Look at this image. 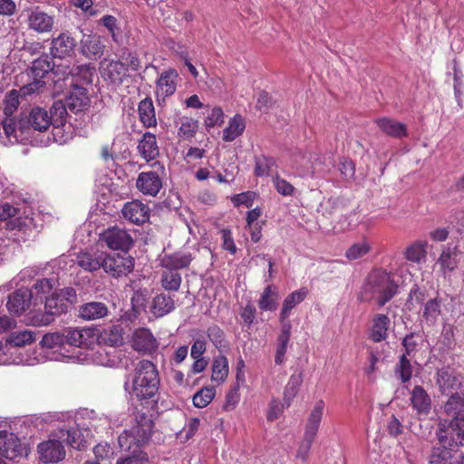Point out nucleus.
<instances>
[{
	"mask_svg": "<svg viewBox=\"0 0 464 464\" xmlns=\"http://www.w3.org/2000/svg\"><path fill=\"white\" fill-rule=\"evenodd\" d=\"M153 421L145 414L137 418L136 424L125 430L118 438L121 450L124 452L116 460V464H146L149 461L147 452L142 447L150 439Z\"/></svg>",
	"mask_w": 464,
	"mask_h": 464,
	"instance_id": "f257e3e1",
	"label": "nucleus"
},
{
	"mask_svg": "<svg viewBox=\"0 0 464 464\" xmlns=\"http://www.w3.org/2000/svg\"><path fill=\"white\" fill-rule=\"evenodd\" d=\"M159 386L160 377L157 367L147 360L140 361L133 379L131 381L127 379L124 382L125 391L135 395L139 400L154 397Z\"/></svg>",
	"mask_w": 464,
	"mask_h": 464,
	"instance_id": "f03ea898",
	"label": "nucleus"
},
{
	"mask_svg": "<svg viewBox=\"0 0 464 464\" xmlns=\"http://www.w3.org/2000/svg\"><path fill=\"white\" fill-rule=\"evenodd\" d=\"M365 294L372 295L378 299L380 306L391 300L397 291V285L391 279V276L382 270H373L367 277L363 286Z\"/></svg>",
	"mask_w": 464,
	"mask_h": 464,
	"instance_id": "7ed1b4c3",
	"label": "nucleus"
},
{
	"mask_svg": "<svg viewBox=\"0 0 464 464\" xmlns=\"http://www.w3.org/2000/svg\"><path fill=\"white\" fill-rule=\"evenodd\" d=\"M66 114V106L62 102H54L50 111L42 107L32 108L25 123L33 130L43 132L47 130L51 124L62 122Z\"/></svg>",
	"mask_w": 464,
	"mask_h": 464,
	"instance_id": "20e7f679",
	"label": "nucleus"
},
{
	"mask_svg": "<svg viewBox=\"0 0 464 464\" xmlns=\"http://www.w3.org/2000/svg\"><path fill=\"white\" fill-rule=\"evenodd\" d=\"M324 407L325 404L323 400L316 401L307 417L303 440L299 443L295 455V458L302 461L308 459L312 444L316 438L322 422Z\"/></svg>",
	"mask_w": 464,
	"mask_h": 464,
	"instance_id": "39448f33",
	"label": "nucleus"
},
{
	"mask_svg": "<svg viewBox=\"0 0 464 464\" xmlns=\"http://www.w3.org/2000/svg\"><path fill=\"white\" fill-rule=\"evenodd\" d=\"M8 226L14 231V240L25 242L36 237L43 225L38 216L18 217L9 221Z\"/></svg>",
	"mask_w": 464,
	"mask_h": 464,
	"instance_id": "423d86ee",
	"label": "nucleus"
},
{
	"mask_svg": "<svg viewBox=\"0 0 464 464\" xmlns=\"http://www.w3.org/2000/svg\"><path fill=\"white\" fill-rule=\"evenodd\" d=\"M157 169L142 171L138 175L136 188L143 195L156 197L162 188L164 167L160 162H155Z\"/></svg>",
	"mask_w": 464,
	"mask_h": 464,
	"instance_id": "0eeeda50",
	"label": "nucleus"
},
{
	"mask_svg": "<svg viewBox=\"0 0 464 464\" xmlns=\"http://www.w3.org/2000/svg\"><path fill=\"white\" fill-rule=\"evenodd\" d=\"M99 243L111 250H121L126 254L133 245V238L125 228L111 227L100 234Z\"/></svg>",
	"mask_w": 464,
	"mask_h": 464,
	"instance_id": "6e6552de",
	"label": "nucleus"
},
{
	"mask_svg": "<svg viewBox=\"0 0 464 464\" xmlns=\"http://www.w3.org/2000/svg\"><path fill=\"white\" fill-rule=\"evenodd\" d=\"M440 446L434 447L429 457V464H457L455 453L459 448V442H451L443 435V430L438 433Z\"/></svg>",
	"mask_w": 464,
	"mask_h": 464,
	"instance_id": "1a4fd4ad",
	"label": "nucleus"
},
{
	"mask_svg": "<svg viewBox=\"0 0 464 464\" xmlns=\"http://www.w3.org/2000/svg\"><path fill=\"white\" fill-rule=\"evenodd\" d=\"M25 22L28 30L40 34H49L54 27L55 16L44 11L40 6H35L27 10Z\"/></svg>",
	"mask_w": 464,
	"mask_h": 464,
	"instance_id": "9d476101",
	"label": "nucleus"
},
{
	"mask_svg": "<svg viewBox=\"0 0 464 464\" xmlns=\"http://www.w3.org/2000/svg\"><path fill=\"white\" fill-rule=\"evenodd\" d=\"M134 267V259L127 255L103 254L102 269L113 277H121L130 274Z\"/></svg>",
	"mask_w": 464,
	"mask_h": 464,
	"instance_id": "9b49d317",
	"label": "nucleus"
},
{
	"mask_svg": "<svg viewBox=\"0 0 464 464\" xmlns=\"http://www.w3.org/2000/svg\"><path fill=\"white\" fill-rule=\"evenodd\" d=\"M68 304L59 295L57 290L53 292L44 302V314H36L34 323L39 325H47L53 321V316L66 313Z\"/></svg>",
	"mask_w": 464,
	"mask_h": 464,
	"instance_id": "f8f14e48",
	"label": "nucleus"
},
{
	"mask_svg": "<svg viewBox=\"0 0 464 464\" xmlns=\"http://www.w3.org/2000/svg\"><path fill=\"white\" fill-rule=\"evenodd\" d=\"M34 340V333L28 330L19 331L13 333L8 339L6 340V343L0 344V364H9V363H19L25 362L31 363L30 360H20L16 361L15 359L5 358V354L7 353H11L12 349L16 347H21L25 344L31 343Z\"/></svg>",
	"mask_w": 464,
	"mask_h": 464,
	"instance_id": "ddd939ff",
	"label": "nucleus"
},
{
	"mask_svg": "<svg viewBox=\"0 0 464 464\" xmlns=\"http://www.w3.org/2000/svg\"><path fill=\"white\" fill-rule=\"evenodd\" d=\"M60 67H54L48 56H42L33 62L31 74L34 82L26 86L27 92H35L44 85L43 79L50 72L58 74Z\"/></svg>",
	"mask_w": 464,
	"mask_h": 464,
	"instance_id": "4468645a",
	"label": "nucleus"
},
{
	"mask_svg": "<svg viewBox=\"0 0 464 464\" xmlns=\"http://www.w3.org/2000/svg\"><path fill=\"white\" fill-rule=\"evenodd\" d=\"M131 347L140 353L151 355L159 349V342L148 328L136 329L131 336Z\"/></svg>",
	"mask_w": 464,
	"mask_h": 464,
	"instance_id": "2eb2a0df",
	"label": "nucleus"
},
{
	"mask_svg": "<svg viewBox=\"0 0 464 464\" xmlns=\"http://www.w3.org/2000/svg\"><path fill=\"white\" fill-rule=\"evenodd\" d=\"M76 40L69 32H62L51 42L50 53L53 58L64 59L74 53Z\"/></svg>",
	"mask_w": 464,
	"mask_h": 464,
	"instance_id": "dca6fc26",
	"label": "nucleus"
},
{
	"mask_svg": "<svg viewBox=\"0 0 464 464\" xmlns=\"http://www.w3.org/2000/svg\"><path fill=\"white\" fill-rule=\"evenodd\" d=\"M40 459L44 463L58 462L64 459L65 450L59 440L50 439L38 445Z\"/></svg>",
	"mask_w": 464,
	"mask_h": 464,
	"instance_id": "f3484780",
	"label": "nucleus"
},
{
	"mask_svg": "<svg viewBox=\"0 0 464 464\" xmlns=\"http://www.w3.org/2000/svg\"><path fill=\"white\" fill-rule=\"evenodd\" d=\"M177 78L178 72L174 69H169L160 73L156 82V95L159 102L165 101L167 97L174 94L176 92Z\"/></svg>",
	"mask_w": 464,
	"mask_h": 464,
	"instance_id": "a211bd4d",
	"label": "nucleus"
},
{
	"mask_svg": "<svg viewBox=\"0 0 464 464\" xmlns=\"http://www.w3.org/2000/svg\"><path fill=\"white\" fill-rule=\"evenodd\" d=\"M31 305H34V300L27 288H19L9 295L6 303L8 311L16 315L22 314L29 309Z\"/></svg>",
	"mask_w": 464,
	"mask_h": 464,
	"instance_id": "6ab92c4d",
	"label": "nucleus"
},
{
	"mask_svg": "<svg viewBox=\"0 0 464 464\" xmlns=\"http://www.w3.org/2000/svg\"><path fill=\"white\" fill-rule=\"evenodd\" d=\"M96 341L95 331L91 328L69 329L66 332V343L73 346L90 348Z\"/></svg>",
	"mask_w": 464,
	"mask_h": 464,
	"instance_id": "aec40b11",
	"label": "nucleus"
},
{
	"mask_svg": "<svg viewBox=\"0 0 464 464\" xmlns=\"http://www.w3.org/2000/svg\"><path fill=\"white\" fill-rule=\"evenodd\" d=\"M197 250L194 249L191 252L188 249H182L180 251L175 252L171 255H166L161 259V266L165 269H172L178 271L179 269L186 268L189 266L191 261L195 258V252Z\"/></svg>",
	"mask_w": 464,
	"mask_h": 464,
	"instance_id": "412c9836",
	"label": "nucleus"
},
{
	"mask_svg": "<svg viewBox=\"0 0 464 464\" xmlns=\"http://www.w3.org/2000/svg\"><path fill=\"white\" fill-rule=\"evenodd\" d=\"M122 216L134 224H142L149 219L150 208L139 200H133L124 204Z\"/></svg>",
	"mask_w": 464,
	"mask_h": 464,
	"instance_id": "4be33fe9",
	"label": "nucleus"
},
{
	"mask_svg": "<svg viewBox=\"0 0 464 464\" xmlns=\"http://www.w3.org/2000/svg\"><path fill=\"white\" fill-rule=\"evenodd\" d=\"M411 403L420 416H427L431 410V399L425 389L416 385L411 392Z\"/></svg>",
	"mask_w": 464,
	"mask_h": 464,
	"instance_id": "5701e85b",
	"label": "nucleus"
},
{
	"mask_svg": "<svg viewBox=\"0 0 464 464\" xmlns=\"http://www.w3.org/2000/svg\"><path fill=\"white\" fill-rule=\"evenodd\" d=\"M23 452L22 445L13 433L0 431V453L6 459H14Z\"/></svg>",
	"mask_w": 464,
	"mask_h": 464,
	"instance_id": "b1692460",
	"label": "nucleus"
},
{
	"mask_svg": "<svg viewBox=\"0 0 464 464\" xmlns=\"http://www.w3.org/2000/svg\"><path fill=\"white\" fill-rule=\"evenodd\" d=\"M127 71L123 65V61H108L102 63V75L111 83L120 84L127 76Z\"/></svg>",
	"mask_w": 464,
	"mask_h": 464,
	"instance_id": "393cba45",
	"label": "nucleus"
},
{
	"mask_svg": "<svg viewBox=\"0 0 464 464\" xmlns=\"http://www.w3.org/2000/svg\"><path fill=\"white\" fill-rule=\"evenodd\" d=\"M137 150L146 161L155 160L160 155L156 136L149 131L145 132L139 141Z\"/></svg>",
	"mask_w": 464,
	"mask_h": 464,
	"instance_id": "a878e982",
	"label": "nucleus"
},
{
	"mask_svg": "<svg viewBox=\"0 0 464 464\" xmlns=\"http://www.w3.org/2000/svg\"><path fill=\"white\" fill-rule=\"evenodd\" d=\"M90 102L88 92L85 88L73 85L67 97L66 106L73 112L83 111Z\"/></svg>",
	"mask_w": 464,
	"mask_h": 464,
	"instance_id": "bb28decb",
	"label": "nucleus"
},
{
	"mask_svg": "<svg viewBox=\"0 0 464 464\" xmlns=\"http://www.w3.org/2000/svg\"><path fill=\"white\" fill-rule=\"evenodd\" d=\"M104 252H81L76 257V264L83 270L88 272H95L102 267V259Z\"/></svg>",
	"mask_w": 464,
	"mask_h": 464,
	"instance_id": "cd10ccee",
	"label": "nucleus"
},
{
	"mask_svg": "<svg viewBox=\"0 0 464 464\" xmlns=\"http://www.w3.org/2000/svg\"><path fill=\"white\" fill-rule=\"evenodd\" d=\"M57 286V280L55 278H43L37 280L29 290V294L34 300V306L38 303H42L44 299L46 300L47 295L52 294L53 290Z\"/></svg>",
	"mask_w": 464,
	"mask_h": 464,
	"instance_id": "c85d7f7f",
	"label": "nucleus"
},
{
	"mask_svg": "<svg viewBox=\"0 0 464 464\" xmlns=\"http://www.w3.org/2000/svg\"><path fill=\"white\" fill-rule=\"evenodd\" d=\"M108 307L102 302H89L80 306V316L88 321L98 320L108 314Z\"/></svg>",
	"mask_w": 464,
	"mask_h": 464,
	"instance_id": "c756f323",
	"label": "nucleus"
},
{
	"mask_svg": "<svg viewBox=\"0 0 464 464\" xmlns=\"http://www.w3.org/2000/svg\"><path fill=\"white\" fill-rule=\"evenodd\" d=\"M379 129L385 134L401 139L407 136L406 125L391 118H380L376 120Z\"/></svg>",
	"mask_w": 464,
	"mask_h": 464,
	"instance_id": "7c9ffc66",
	"label": "nucleus"
},
{
	"mask_svg": "<svg viewBox=\"0 0 464 464\" xmlns=\"http://www.w3.org/2000/svg\"><path fill=\"white\" fill-rule=\"evenodd\" d=\"M279 293L276 286L267 285L258 299V306L261 311L274 312L277 309Z\"/></svg>",
	"mask_w": 464,
	"mask_h": 464,
	"instance_id": "2f4dec72",
	"label": "nucleus"
},
{
	"mask_svg": "<svg viewBox=\"0 0 464 464\" xmlns=\"http://www.w3.org/2000/svg\"><path fill=\"white\" fill-rule=\"evenodd\" d=\"M150 309L156 317H162L174 311L175 301L172 296L162 293L153 298Z\"/></svg>",
	"mask_w": 464,
	"mask_h": 464,
	"instance_id": "473e14b6",
	"label": "nucleus"
},
{
	"mask_svg": "<svg viewBox=\"0 0 464 464\" xmlns=\"http://www.w3.org/2000/svg\"><path fill=\"white\" fill-rule=\"evenodd\" d=\"M246 129V121L240 114H236L228 121L227 126L223 130L222 139L231 142L241 136Z\"/></svg>",
	"mask_w": 464,
	"mask_h": 464,
	"instance_id": "72a5a7b5",
	"label": "nucleus"
},
{
	"mask_svg": "<svg viewBox=\"0 0 464 464\" xmlns=\"http://www.w3.org/2000/svg\"><path fill=\"white\" fill-rule=\"evenodd\" d=\"M442 301L439 297L428 300L423 306L422 321L430 326L435 325L441 314Z\"/></svg>",
	"mask_w": 464,
	"mask_h": 464,
	"instance_id": "f704fd0d",
	"label": "nucleus"
},
{
	"mask_svg": "<svg viewBox=\"0 0 464 464\" xmlns=\"http://www.w3.org/2000/svg\"><path fill=\"white\" fill-rule=\"evenodd\" d=\"M390 324V319L385 314H377L373 318L371 331V339L373 342H382L387 338V331Z\"/></svg>",
	"mask_w": 464,
	"mask_h": 464,
	"instance_id": "c9c22d12",
	"label": "nucleus"
},
{
	"mask_svg": "<svg viewBox=\"0 0 464 464\" xmlns=\"http://www.w3.org/2000/svg\"><path fill=\"white\" fill-rule=\"evenodd\" d=\"M444 411L451 420L464 417V398L459 394L451 395L444 405Z\"/></svg>",
	"mask_w": 464,
	"mask_h": 464,
	"instance_id": "e433bc0d",
	"label": "nucleus"
},
{
	"mask_svg": "<svg viewBox=\"0 0 464 464\" xmlns=\"http://www.w3.org/2000/svg\"><path fill=\"white\" fill-rule=\"evenodd\" d=\"M457 248L450 246L443 248L439 259L438 264L444 275L452 272L458 266L457 261Z\"/></svg>",
	"mask_w": 464,
	"mask_h": 464,
	"instance_id": "4c0bfd02",
	"label": "nucleus"
},
{
	"mask_svg": "<svg viewBox=\"0 0 464 464\" xmlns=\"http://www.w3.org/2000/svg\"><path fill=\"white\" fill-rule=\"evenodd\" d=\"M140 120L146 128L156 126L157 120L151 99L146 98L139 103Z\"/></svg>",
	"mask_w": 464,
	"mask_h": 464,
	"instance_id": "58836bf2",
	"label": "nucleus"
},
{
	"mask_svg": "<svg viewBox=\"0 0 464 464\" xmlns=\"http://www.w3.org/2000/svg\"><path fill=\"white\" fill-rule=\"evenodd\" d=\"M307 293L308 291L305 288H301L294 291L285 298L281 309L282 319H287L289 317L292 309L304 300Z\"/></svg>",
	"mask_w": 464,
	"mask_h": 464,
	"instance_id": "ea45409f",
	"label": "nucleus"
},
{
	"mask_svg": "<svg viewBox=\"0 0 464 464\" xmlns=\"http://www.w3.org/2000/svg\"><path fill=\"white\" fill-rule=\"evenodd\" d=\"M427 246L428 242L425 240L415 241L406 248L404 253L406 259L417 264L425 262L427 257Z\"/></svg>",
	"mask_w": 464,
	"mask_h": 464,
	"instance_id": "a19ab883",
	"label": "nucleus"
},
{
	"mask_svg": "<svg viewBox=\"0 0 464 464\" xmlns=\"http://www.w3.org/2000/svg\"><path fill=\"white\" fill-rule=\"evenodd\" d=\"M303 382L302 373H294L290 376L285 391H284V402L286 408L291 405V402L298 393L299 388Z\"/></svg>",
	"mask_w": 464,
	"mask_h": 464,
	"instance_id": "79ce46f5",
	"label": "nucleus"
},
{
	"mask_svg": "<svg viewBox=\"0 0 464 464\" xmlns=\"http://www.w3.org/2000/svg\"><path fill=\"white\" fill-rule=\"evenodd\" d=\"M437 384L442 393H447L459 384L458 379L448 368H441L437 372Z\"/></svg>",
	"mask_w": 464,
	"mask_h": 464,
	"instance_id": "37998d69",
	"label": "nucleus"
},
{
	"mask_svg": "<svg viewBox=\"0 0 464 464\" xmlns=\"http://www.w3.org/2000/svg\"><path fill=\"white\" fill-rule=\"evenodd\" d=\"M60 433V438H63L64 436H66L67 444L72 448L82 450L87 447V440L84 439L82 432L79 429H61Z\"/></svg>",
	"mask_w": 464,
	"mask_h": 464,
	"instance_id": "c03bdc74",
	"label": "nucleus"
},
{
	"mask_svg": "<svg viewBox=\"0 0 464 464\" xmlns=\"http://www.w3.org/2000/svg\"><path fill=\"white\" fill-rule=\"evenodd\" d=\"M228 375V361L225 355L215 357L212 363L211 380L217 382H224Z\"/></svg>",
	"mask_w": 464,
	"mask_h": 464,
	"instance_id": "a18cd8bd",
	"label": "nucleus"
},
{
	"mask_svg": "<svg viewBox=\"0 0 464 464\" xmlns=\"http://www.w3.org/2000/svg\"><path fill=\"white\" fill-rule=\"evenodd\" d=\"M443 435H446L450 441L459 442L461 446L464 441V417L451 420L449 428L443 430Z\"/></svg>",
	"mask_w": 464,
	"mask_h": 464,
	"instance_id": "49530a36",
	"label": "nucleus"
},
{
	"mask_svg": "<svg viewBox=\"0 0 464 464\" xmlns=\"http://www.w3.org/2000/svg\"><path fill=\"white\" fill-rule=\"evenodd\" d=\"M181 276L178 271L165 269L161 274V285L167 291L177 292L181 285Z\"/></svg>",
	"mask_w": 464,
	"mask_h": 464,
	"instance_id": "de8ad7c7",
	"label": "nucleus"
},
{
	"mask_svg": "<svg viewBox=\"0 0 464 464\" xmlns=\"http://www.w3.org/2000/svg\"><path fill=\"white\" fill-rule=\"evenodd\" d=\"M371 250L370 243L363 239L353 244L345 252V256L349 260L359 259L369 253Z\"/></svg>",
	"mask_w": 464,
	"mask_h": 464,
	"instance_id": "09e8293b",
	"label": "nucleus"
},
{
	"mask_svg": "<svg viewBox=\"0 0 464 464\" xmlns=\"http://www.w3.org/2000/svg\"><path fill=\"white\" fill-rule=\"evenodd\" d=\"M179 121V123L180 124L179 128V136L183 139L192 138L198 128V121L188 117H180Z\"/></svg>",
	"mask_w": 464,
	"mask_h": 464,
	"instance_id": "8fccbe9b",
	"label": "nucleus"
},
{
	"mask_svg": "<svg viewBox=\"0 0 464 464\" xmlns=\"http://www.w3.org/2000/svg\"><path fill=\"white\" fill-rule=\"evenodd\" d=\"M215 393L216 392L213 388H202L193 396V405L200 409L207 407L214 399Z\"/></svg>",
	"mask_w": 464,
	"mask_h": 464,
	"instance_id": "3c124183",
	"label": "nucleus"
},
{
	"mask_svg": "<svg viewBox=\"0 0 464 464\" xmlns=\"http://www.w3.org/2000/svg\"><path fill=\"white\" fill-rule=\"evenodd\" d=\"M276 165V160L272 157L260 156L256 158L255 174L256 176H268L272 168Z\"/></svg>",
	"mask_w": 464,
	"mask_h": 464,
	"instance_id": "603ef678",
	"label": "nucleus"
},
{
	"mask_svg": "<svg viewBox=\"0 0 464 464\" xmlns=\"http://www.w3.org/2000/svg\"><path fill=\"white\" fill-rule=\"evenodd\" d=\"M66 343V334L60 333H48L43 336L41 344L43 348L56 349Z\"/></svg>",
	"mask_w": 464,
	"mask_h": 464,
	"instance_id": "864d4df0",
	"label": "nucleus"
},
{
	"mask_svg": "<svg viewBox=\"0 0 464 464\" xmlns=\"http://www.w3.org/2000/svg\"><path fill=\"white\" fill-rule=\"evenodd\" d=\"M395 373L399 375L401 382H409L412 376V366L411 362L407 359L406 354H402L400 362L396 366Z\"/></svg>",
	"mask_w": 464,
	"mask_h": 464,
	"instance_id": "5fc2aeb1",
	"label": "nucleus"
},
{
	"mask_svg": "<svg viewBox=\"0 0 464 464\" xmlns=\"http://www.w3.org/2000/svg\"><path fill=\"white\" fill-rule=\"evenodd\" d=\"M82 53L86 55H99L102 53V47L96 37L88 36L82 41Z\"/></svg>",
	"mask_w": 464,
	"mask_h": 464,
	"instance_id": "6e6d98bb",
	"label": "nucleus"
},
{
	"mask_svg": "<svg viewBox=\"0 0 464 464\" xmlns=\"http://www.w3.org/2000/svg\"><path fill=\"white\" fill-rule=\"evenodd\" d=\"M207 334L208 339L216 348L220 350L224 346L225 334L219 326L216 324L209 326L207 330Z\"/></svg>",
	"mask_w": 464,
	"mask_h": 464,
	"instance_id": "4d7b16f0",
	"label": "nucleus"
},
{
	"mask_svg": "<svg viewBox=\"0 0 464 464\" xmlns=\"http://www.w3.org/2000/svg\"><path fill=\"white\" fill-rule=\"evenodd\" d=\"M273 184L276 189V191L285 197L293 196L295 193V187L290 184L287 180L280 178L278 175L274 177Z\"/></svg>",
	"mask_w": 464,
	"mask_h": 464,
	"instance_id": "13d9d810",
	"label": "nucleus"
},
{
	"mask_svg": "<svg viewBox=\"0 0 464 464\" xmlns=\"http://www.w3.org/2000/svg\"><path fill=\"white\" fill-rule=\"evenodd\" d=\"M290 339L286 338H276V354H275V362L276 365H281L285 362V356L287 351V347L289 344Z\"/></svg>",
	"mask_w": 464,
	"mask_h": 464,
	"instance_id": "bf43d9fd",
	"label": "nucleus"
},
{
	"mask_svg": "<svg viewBox=\"0 0 464 464\" xmlns=\"http://www.w3.org/2000/svg\"><path fill=\"white\" fill-rule=\"evenodd\" d=\"M256 194L253 191H246L237 195H235L231 198V201L236 207H239L241 205L246 206V208H251L253 206L254 199L256 198Z\"/></svg>",
	"mask_w": 464,
	"mask_h": 464,
	"instance_id": "052dcab7",
	"label": "nucleus"
},
{
	"mask_svg": "<svg viewBox=\"0 0 464 464\" xmlns=\"http://www.w3.org/2000/svg\"><path fill=\"white\" fill-rule=\"evenodd\" d=\"M286 408L285 402H281L278 399H272L268 405L267 420L273 421L277 420Z\"/></svg>",
	"mask_w": 464,
	"mask_h": 464,
	"instance_id": "680f3d73",
	"label": "nucleus"
},
{
	"mask_svg": "<svg viewBox=\"0 0 464 464\" xmlns=\"http://www.w3.org/2000/svg\"><path fill=\"white\" fill-rule=\"evenodd\" d=\"M120 61H123V65L127 72L129 70L137 71L140 67V61L138 55L131 52H123Z\"/></svg>",
	"mask_w": 464,
	"mask_h": 464,
	"instance_id": "e2e57ef3",
	"label": "nucleus"
},
{
	"mask_svg": "<svg viewBox=\"0 0 464 464\" xmlns=\"http://www.w3.org/2000/svg\"><path fill=\"white\" fill-rule=\"evenodd\" d=\"M240 393H239V385H234L226 395V401L224 404V409L226 411L233 410L237 404L239 402Z\"/></svg>",
	"mask_w": 464,
	"mask_h": 464,
	"instance_id": "0e129e2a",
	"label": "nucleus"
},
{
	"mask_svg": "<svg viewBox=\"0 0 464 464\" xmlns=\"http://www.w3.org/2000/svg\"><path fill=\"white\" fill-rule=\"evenodd\" d=\"M224 122V112L220 107H215L211 110L206 119L208 127L219 126Z\"/></svg>",
	"mask_w": 464,
	"mask_h": 464,
	"instance_id": "69168bd1",
	"label": "nucleus"
},
{
	"mask_svg": "<svg viewBox=\"0 0 464 464\" xmlns=\"http://www.w3.org/2000/svg\"><path fill=\"white\" fill-rule=\"evenodd\" d=\"M256 309L252 303H247L245 307L241 309L240 317L244 324L248 327L252 325L256 319Z\"/></svg>",
	"mask_w": 464,
	"mask_h": 464,
	"instance_id": "338daca9",
	"label": "nucleus"
},
{
	"mask_svg": "<svg viewBox=\"0 0 464 464\" xmlns=\"http://www.w3.org/2000/svg\"><path fill=\"white\" fill-rule=\"evenodd\" d=\"M93 453L97 460H103L109 459L113 451L108 443H99L93 448Z\"/></svg>",
	"mask_w": 464,
	"mask_h": 464,
	"instance_id": "774afa93",
	"label": "nucleus"
}]
</instances>
